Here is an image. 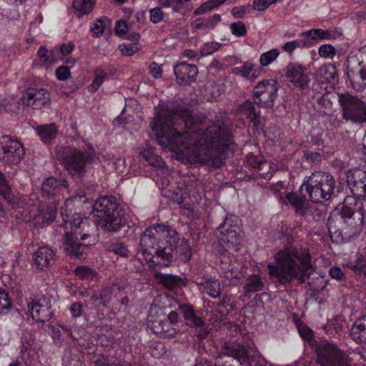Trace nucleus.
<instances>
[{
    "label": "nucleus",
    "mask_w": 366,
    "mask_h": 366,
    "mask_svg": "<svg viewBox=\"0 0 366 366\" xmlns=\"http://www.w3.org/2000/svg\"><path fill=\"white\" fill-rule=\"evenodd\" d=\"M48 327L53 343L58 347L61 346L64 343H67L71 339H76V337L73 335L72 326L69 324L49 325Z\"/></svg>",
    "instance_id": "obj_26"
},
{
    "label": "nucleus",
    "mask_w": 366,
    "mask_h": 366,
    "mask_svg": "<svg viewBox=\"0 0 366 366\" xmlns=\"http://www.w3.org/2000/svg\"><path fill=\"white\" fill-rule=\"evenodd\" d=\"M19 355L8 366H37L40 345L31 332H24L21 337Z\"/></svg>",
    "instance_id": "obj_15"
},
{
    "label": "nucleus",
    "mask_w": 366,
    "mask_h": 366,
    "mask_svg": "<svg viewBox=\"0 0 366 366\" xmlns=\"http://www.w3.org/2000/svg\"><path fill=\"white\" fill-rule=\"evenodd\" d=\"M68 192L69 184L65 179L51 176L42 182L40 196L37 197L36 217L41 219L43 224H49L54 221L62 201L64 200L65 205L68 207L72 202H86L88 200L84 191L65 198Z\"/></svg>",
    "instance_id": "obj_7"
},
{
    "label": "nucleus",
    "mask_w": 366,
    "mask_h": 366,
    "mask_svg": "<svg viewBox=\"0 0 366 366\" xmlns=\"http://www.w3.org/2000/svg\"><path fill=\"white\" fill-rule=\"evenodd\" d=\"M177 81L180 85H191L196 81L198 69L194 64L182 61L174 68Z\"/></svg>",
    "instance_id": "obj_25"
},
{
    "label": "nucleus",
    "mask_w": 366,
    "mask_h": 366,
    "mask_svg": "<svg viewBox=\"0 0 366 366\" xmlns=\"http://www.w3.org/2000/svg\"><path fill=\"white\" fill-rule=\"evenodd\" d=\"M231 33L236 37H243L247 34V29L242 21L233 22L229 26Z\"/></svg>",
    "instance_id": "obj_51"
},
{
    "label": "nucleus",
    "mask_w": 366,
    "mask_h": 366,
    "mask_svg": "<svg viewBox=\"0 0 366 366\" xmlns=\"http://www.w3.org/2000/svg\"><path fill=\"white\" fill-rule=\"evenodd\" d=\"M202 293H205L212 298L220 297L221 285L219 281L210 274L203 275L194 280Z\"/></svg>",
    "instance_id": "obj_27"
},
{
    "label": "nucleus",
    "mask_w": 366,
    "mask_h": 366,
    "mask_svg": "<svg viewBox=\"0 0 366 366\" xmlns=\"http://www.w3.org/2000/svg\"><path fill=\"white\" fill-rule=\"evenodd\" d=\"M339 191L335 177L330 173L315 171L305 178L300 194L308 196L312 202L322 204L334 198Z\"/></svg>",
    "instance_id": "obj_10"
},
{
    "label": "nucleus",
    "mask_w": 366,
    "mask_h": 366,
    "mask_svg": "<svg viewBox=\"0 0 366 366\" xmlns=\"http://www.w3.org/2000/svg\"><path fill=\"white\" fill-rule=\"evenodd\" d=\"M311 46H312V43L310 42L309 41H307L305 39H297L286 42L285 44L282 46V49L283 51L291 54L297 48H308Z\"/></svg>",
    "instance_id": "obj_44"
},
{
    "label": "nucleus",
    "mask_w": 366,
    "mask_h": 366,
    "mask_svg": "<svg viewBox=\"0 0 366 366\" xmlns=\"http://www.w3.org/2000/svg\"><path fill=\"white\" fill-rule=\"evenodd\" d=\"M71 76V71L68 66L61 65L55 70V77L59 81H66Z\"/></svg>",
    "instance_id": "obj_55"
},
{
    "label": "nucleus",
    "mask_w": 366,
    "mask_h": 366,
    "mask_svg": "<svg viewBox=\"0 0 366 366\" xmlns=\"http://www.w3.org/2000/svg\"><path fill=\"white\" fill-rule=\"evenodd\" d=\"M75 49L74 44L71 41L61 44L59 46V51L63 56L71 54Z\"/></svg>",
    "instance_id": "obj_61"
},
{
    "label": "nucleus",
    "mask_w": 366,
    "mask_h": 366,
    "mask_svg": "<svg viewBox=\"0 0 366 366\" xmlns=\"http://www.w3.org/2000/svg\"><path fill=\"white\" fill-rule=\"evenodd\" d=\"M179 237L177 232L164 224H154L147 227L140 236L139 259L149 267L156 269L171 265L173 252Z\"/></svg>",
    "instance_id": "obj_3"
},
{
    "label": "nucleus",
    "mask_w": 366,
    "mask_h": 366,
    "mask_svg": "<svg viewBox=\"0 0 366 366\" xmlns=\"http://www.w3.org/2000/svg\"><path fill=\"white\" fill-rule=\"evenodd\" d=\"M23 98L27 106L34 109H41L51 101L50 93L44 88L29 87L24 91Z\"/></svg>",
    "instance_id": "obj_24"
},
{
    "label": "nucleus",
    "mask_w": 366,
    "mask_h": 366,
    "mask_svg": "<svg viewBox=\"0 0 366 366\" xmlns=\"http://www.w3.org/2000/svg\"><path fill=\"white\" fill-rule=\"evenodd\" d=\"M36 131L44 144H51L56 137L58 128L54 123H50L38 126Z\"/></svg>",
    "instance_id": "obj_32"
},
{
    "label": "nucleus",
    "mask_w": 366,
    "mask_h": 366,
    "mask_svg": "<svg viewBox=\"0 0 366 366\" xmlns=\"http://www.w3.org/2000/svg\"><path fill=\"white\" fill-rule=\"evenodd\" d=\"M178 310L183 316L186 324L194 329V340L204 347L203 341L209 333L207 323L202 317L197 315L194 307L189 304H179Z\"/></svg>",
    "instance_id": "obj_16"
},
{
    "label": "nucleus",
    "mask_w": 366,
    "mask_h": 366,
    "mask_svg": "<svg viewBox=\"0 0 366 366\" xmlns=\"http://www.w3.org/2000/svg\"><path fill=\"white\" fill-rule=\"evenodd\" d=\"M318 53L322 58L333 59L337 54V50L332 45L325 44L319 47Z\"/></svg>",
    "instance_id": "obj_50"
},
{
    "label": "nucleus",
    "mask_w": 366,
    "mask_h": 366,
    "mask_svg": "<svg viewBox=\"0 0 366 366\" xmlns=\"http://www.w3.org/2000/svg\"><path fill=\"white\" fill-rule=\"evenodd\" d=\"M338 101L345 120L360 124H366V104L362 100L349 93H342L338 95Z\"/></svg>",
    "instance_id": "obj_14"
},
{
    "label": "nucleus",
    "mask_w": 366,
    "mask_h": 366,
    "mask_svg": "<svg viewBox=\"0 0 366 366\" xmlns=\"http://www.w3.org/2000/svg\"><path fill=\"white\" fill-rule=\"evenodd\" d=\"M347 182L352 195H347L332 215L336 217L342 229H345L350 236H355L362 232L366 217L363 205V201H366V170L359 168L350 169Z\"/></svg>",
    "instance_id": "obj_4"
},
{
    "label": "nucleus",
    "mask_w": 366,
    "mask_h": 366,
    "mask_svg": "<svg viewBox=\"0 0 366 366\" xmlns=\"http://www.w3.org/2000/svg\"><path fill=\"white\" fill-rule=\"evenodd\" d=\"M36 56L37 59L34 61V63L36 66H44L51 63L54 61L52 52L49 51L44 46H41L39 48Z\"/></svg>",
    "instance_id": "obj_40"
},
{
    "label": "nucleus",
    "mask_w": 366,
    "mask_h": 366,
    "mask_svg": "<svg viewBox=\"0 0 366 366\" xmlns=\"http://www.w3.org/2000/svg\"><path fill=\"white\" fill-rule=\"evenodd\" d=\"M14 303L6 289L0 287V315L8 313Z\"/></svg>",
    "instance_id": "obj_39"
},
{
    "label": "nucleus",
    "mask_w": 366,
    "mask_h": 366,
    "mask_svg": "<svg viewBox=\"0 0 366 366\" xmlns=\"http://www.w3.org/2000/svg\"><path fill=\"white\" fill-rule=\"evenodd\" d=\"M322 156L320 152H315L310 149L303 151L302 159L310 165H314L322 161Z\"/></svg>",
    "instance_id": "obj_46"
},
{
    "label": "nucleus",
    "mask_w": 366,
    "mask_h": 366,
    "mask_svg": "<svg viewBox=\"0 0 366 366\" xmlns=\"http://www.w3.org/2000/svg\"><path fill=\"white\" fill-rule=\"evenodd\" d=\"M0 159L2 162L9 165H15L20 162L25 154L21 142L9 135H4L0 139Z\"/></svg>",
    "instance_id": "obj_19"
},
{
    "label": "nucleus",
    "mask_w": 366,
    "mask_h": 366,
    "mask_svg": "<svg viewBox=\"0 0 366 366\" xmlns=\"http://www.w3.org/2000/svg\"><path fill=\"white\" fill-rule=\"evenodd\" d=\"M222 16L219 14H214L209 18L204 19L202 22L196 23L195 28L197 29H214L221 21Z\"/></svg>",
    "instance_id": "obj_43"
},
{
    "label": "nucleus",
    "mask_w": 366,
    "mask_h": 366,
    "mask_svg": "<svg viewBox=\"0 0 366 366\" xmlns=\"http://www.w3.org/2000/svg\"><path fill=\"white\" fill-rule=\"evenodd\" d=\"M286 201L294 209L297 215L304 217L307 222H317L322 217V211L306 202L305 195L298 192H287L285 194Z\"/></svg>",
    "instance_id": "obj_18"
},
{
    "label": "nucleus",
    "mask_w": 366,
    "mask_h": 366,
    "mask_svg": "<svg viewBox=\"0 0 366 366\" xmlns=\"http://www.w3.org/2000/svg\"><path fill=\"white\" fill-rule=\"evenodd\" d=\"M298 331L302 340L315 352L317 360L320 366H351L350 360L346 351L329 341L319 342L314 338L313 331L306 325L298 326ZM304 366H313L310 361Z\"/></svg>",
    "instance_id": "obj_9"
},
{
    "label": "nucleus",
    "mask_w": 366,
    "mask_h": 366,
    "mask_svg": "<svg viewBox=\"0 0 366 366\" xmlns=\"http://www.w3.org/2000/svg\"><path fill=\"white\" fill-rule=\"evenodd\" d=\"M107 249L122 257H129L131 254L127 245L120 239H112L108 243Z\"/></svg>",
    "instance_id": "obj_35"
},
{
    "label": "nucleus",
    "mask_w": 366,
    "mask_h": 366,
    "mask_svg": "<svg viewBox=\"0 0 366 366\" xmlns=\"http://www.w3.org/2000/svg\"><path fill=\"white\" fill-rule=\"evenodd\" d=\"M107 79V73L106 70L102 67L98 66L94 71V79L92 83L88 86V91L90 93L96 92L100 86L103 84L104 81Z\"/></svg>",
    "instance_id": "obj_36"
},
{
    "label": "nucleus",
    "mask_w": 366,
    "mask_h": 366,
    "mask_svg": "<svg viewBox=\"0 0 366 366\" xmlns=\"http://www.w3.org/2000/svg\"><path fill=\"white\" fill-rule=\"evenodd\" d=\"M61 214L64 216V209ZM92 213L99 219L98 224L86 217L75 214L71 219L66 214L63 246L71 258H84L89 247L96 242L98 228L103 231L116 233L124 230V235L131 236L134 232V224L129 222L125 211L114 196H102L93 204Z\"/></svg>",
    "instance_id": "obj_2"
},
{
    "label": "nucleus",
    "mask_w": 366,
    "mask_h": 366,
    "mask_svg": "<svg viewBox=\"0 0 366 366\" xmlns=\"http://www.w3.org/2000/svg\"><path fill=\"white\" fill-rule=\"evenodd\" d=\"M192 254V249L188 244H187L181 249L179 252V259L184 263L189 262L191 259Z\"/></svg>",
    "instance_id": "obj_60"
},
{
    "label": "nucleus",
    "mask_w": 366,
    "mask_h": 366,
    "mask_svg": "<svg viewBox=\"0 0 366 366\" xmlns=\"http://www.w3.org/2000/svg\"><path fill=\"white\" fill-rule=\"evenodd\" d=\"M221 46L222 44L217 41L206 42L202 45L200 51L202 55L209 56L218 51Z\"/></svg>",
    "instance_id": "obj_53"
},
{
    "label": "nucleus",
    "mask_w": 366,
    "mask_h": 366,
    "mask_svg": "<svg viewBox=\"0 0 366 366\" xmlns=\"http://www.w3.org/2000/svg\"><path fill=\"white\" fill-rule=\"evenodd\" d=\"M56 256V251L51 247H39L32 254L31 266L37 272H46L55 264Z\"/></svg>",
    "instance_id": "obj_23"
},
{
    "label": "nucleus",
    "mask_w": 366,
    "mask_h": 366,
    "mask_svg": "<svg viewBox=\"0 0 366 366\" xmlns=\"http://www.w3.org/2000/svg\"><path fill=\"white\" fill-rule=\"evenodd\" d=\"M154 277L159 284L170 290L179 289L185 285L184 280L177 275L157 271L154 272Z\"/></svg>",
    "instance_id": "obj_29"
},
{
    "label": "nucleus",
    "mask_w": 366,
    "mask_h": 366,
    "mask_svg": "<svg viewBox=\"0 0 366 366\" xmlns=\"http://www.w3.org/2000/svg\"><path fill=\"white\" fill-rule=\"evenodd\" d=\"M279 87L276 80L272 79H263L254 86L252 91L253 99L262 108H272L278 96Z\"/></svg>",
    "instance_id": "obj_17"
},
{
    "label": "nucleus",
    "mask_w": 366,
    "mask_h": 366,
    "mask_svg": "<svg viewBox=\"0 0 366 366\" xmlns=\"http://www.w3.org/2000/svg\"><path fill=\"white\" fill-rule=\"evenodd\" d=\"M140 154L156 169L157 176L154 181L161 191L162 196L177 203L182 208L189 209L191 205L187 192V189H183L179 185H177L176 182H172L169 167L166 165L162 158L157 154L155 148L152 147L143 148Z\"/></svg>",
    "instance_id": "obj_8"
},
{
    "label": "nucleus",
    "mask_w": 366,
    "mask_h": 366,
    "mask_svg": "<svg viewBox=\"0 0 366 366\" xmlns=\"http://www.w3.org/2000/svg\"><path fill=\"white\" fill-rule=\"evenodd\" d=\"M280 51L278 49H272L261 54L259 56V64L262 67H266L272 64L280 56Z\"/></svg>",
    "instance_id": "obj_45"
},
{
    "label": "nucleus",
    "mask_w": 366,
    "mask_h": 366,
    "mask_svg": "<svg viewBox=\"0 0 366 366\" xmlns=\"http://www.w3.org/2000/svg\"><path fill=\"white\" fill-rule=\"evenodd\" d=\"M299 36L314 45L317 40H333L336 39L335 33L332 30L311 29L301 32Z\"/></svg>",
    "instance_id": "obj_30"
},
{
    "label": "nucleus",
    "mask_w": 366,
    "mask_h": 366,
    "mask_svg": "<svg viewBox=\"0 0 366 366\" xmlns=\"http://www.w3.org/2000/svg\"><path fill=\"white\" fill-rule=\"evenodd\" d=\"M95 3L96 0H73L72 6L82 16L91 13Z\"/></svg>",
    "instance_id": "obj_41"
},
{
    "label": "nucleus",
    "mask_w": 366,
    "mask_h": 366,
    "mask_svg": "<svg viewBox=\"0 0 366 366\" xmlns=\"http://www.w3.org/2000/svg\"><path fill=\"white\" fill-rule=\"evenodd\" d=\"M350 336L357 343H366V315L353 323Z\"/></svg>",
    "instance_id": "obj_31"
},
{
    "label": "nucleus",
    "mask_w": 366,
    "mask_h": 366,
    "mask_svg": "<svg viewBox=\"0 0 366 366\" xmlns=\"http://www.w3.org/2000/svg\"><path fill=\"white\" fill-rule=\"evenodd\" d=\"M94 147L89 144L83 151L69 145L58 146L56 155L64 169L71 175H81L86 172V167L91 164L94 157Z\"/></svg>",
    "instance_id": "obj_11"
},
{
    "label": "nucleus",
    "mask_w": 366,
    "mask_h": 366,
    "mask_svg": "<svg viewBox=\"0 0 366 366\" xmlns=\"http://www.w3.org/2000/svg\"><path fill=\"white\" fill-rule=\"evenodd\" d=\"M310 75L309 66L299 62L290 63L286 67V77L296 88L301 90L309 88Z\"/></svg>",
    "instance_id": "obj_21"
},
{
    "label": "nucleus",
    "mask_w": 366,
    "mask_h": 366,
    "mask_svg": "<svg viewBox=\"0 0 366 366\" xmlns=\"http://www.w3.org/2000/svg\"><path fill=\"white\" fill-rule=\"evenodd\" d=\"M69 311L72 317L77 318L81 317L84 311L83 304L80 302H73L70 305Z\"/></svg>",
    "instance_id": "obj_59"
},
{
    "label": "nucleus",
    "mask_w": 366,
    "mask_h": 366,
    "mask_svg": "<svg viewBox=\"0 0 366 366\" xmlns=\"http://www.w3.org/2000/svg\"><path fill=\"white\" fill-rule=\"evenodd\" d=\"M267 268L270 278L276 279L282 285L294 280L305 282L314 271L310 249L293 245H286L280 249Z\"/></svg>",
    "instance_id": "obj_5"
},
{
    "label": "nucleus",
    "mask_w": 366,
    "mask_h": 366,
    "mask_svg": "<svg viewBox=\"0 0 366 366\" xmlns=\"http://www.w3.org/2000/svg\"><path fill=\"white\" fill-rule=\"evenodd\" d=\"M247 158L248 164L255 169H262V167L267 164V162L262 159V157H259L253 154H248Z\"/></svg>",
    "instance_id": "obj_56"
},
{
    "label": "nucleus",
    "mask_w": 366,
    "mask_h": 366,
    "mask_svg": "<svg viewBox=\"0 0 366 366\" xmlns=\"http://www.w3.org/2000/svg\"><path fill=\"white\" fill-rule=\"evenodd\" d=\"M329 274L332 279L341 281L345 278V273L339 267H332L329 270Z\"/></svg>",
    "instance_id": "obj_62"
},
{
    "label": "nucleus",
    "mask_w": 366,
    "mask_h": 366,
    "mask_svg": "<svg viewBox=\"0 0 366 366\" xmlns=\"http://www.w3.org/2000/svg\"><path fill=\"white\" fill-rule=\"evenodd\" d=\"M260 107L254 99H247L239 104L235 110V115L248 122L259 134L264 130L265 125L261 116Z\"/></svg>",
    "instance_id": "obj_20"
},
{
    "label": "nucleus",
    "mask_w": 366,
    "mask_h": 366,
    "mask_svg": "<svg viewBox=\"0 0 366 366\" xmlns=\"http://www.w3.org/2000/svg\"><path fill=\"white\" fill-rule=\"evenodd\" d=\"M191 0H159V4L164 8H172L176 13H183L187 4Z\"/></svg>",
    "instance_id": "obj_38"
},
{
    "label": "nucleus",
    "mask_w": 366,
    "mask_h": 366,
    "mask_svg": "<svg viewBox=\"0 0 366 366\" xmlns=\"http://www.w3.org/2000/svg\"><path fill=\"white\" fill-rule=\"evenodd\" d=\"M249 6V5L234 6L231 10V14L235 19H242L246 14L250 13Z\"/></svg>",
    "instance_id": "obj_57"
},
{
    "label": "nucleus",
    "mask_w": 366,
    "mask_h": 366,
    "mask_svg": "<svg viewBox=\"0 0 366 366\" xmlns=\"http://www.w3.org/2000/svg\"><path fill=\"white\" fill-rule=\"evenodd\" d=\"M0 196L7 202L11 209H27L30 204L26 197L16 190H13L8 184L4 175L0 171Z\"/></svg>",
    "instance_id": "obj_22"
},
{
    "label": "nucleus",
    "mask_w": 366,
    "mask_h": 366,
    "mask_svg": "<svg viewBox=\"0 0 366 366\" xmlns=\"http://www.w3.org/2000/svg\"><path fill=\"white\" fill-rule=\"evenodd\" d=\"M83 356L76 351L73 352L71 350L65 352L62 357L63 366H83Z\"/></svg>",
    "instance_id": "obj_37"
},
{
    "label": "nucleus",
    "mask_w": 366,
    "mask_h": 366,
    "mask_svg": "<svg viewBox=\"0 0 366 366\" xmlns=\"http://www.w3.org/2000/svg\"><path fill=\"white\" fill-rule=\"evenodd\" d=\"M149 19L153 24H158L163 21L165 14L161 7L157 6L149 9Z\"/></svg>",
    "instance_id": "obj_54"
},
{
    "label": "nucleus",
    "mask_w": 366,
    "mask_h": 366,
    "mask_svg": "<svg viewBox=\"0 0 366 366\" xmlns=\"http://www.w3.org/2000/svg\"><path fill=\"white\" fill-rule=\"evenodd\" d=\"M269 8L266 0H253L252 9L259 12L265 11Z\"/></svg>",
    "instance_id": "obj_63"
},
{
    "label": "nucleus",
    "mask_w": 366,
    "mask_h": 366,
    "mask_svg": "<svg viewBox=\"0 0 366 366\" xmlns=\"http://www.w3.org/2000/svg\"><path fill=\"white\" fill-rule=\"evenodd\" d=\"M109 20L108 17L104 16L92 23L90 26L92 36L94 38H99L104 32Z\"/></svg>",
    "instance_id": "obj_42"
},
{
    "label": "nucleus",
    "mask_w": 366,
    "mask_h": 366,
    "mask_svg": "<svg viewBox=\"0 0 366 366\" xmlns=\"http://www.w3.org/2000/svg\"><path fill=\"white\" fill-rule=\"evenodd\" d=\"M264 278L259 274L249 275L244 285V290L247 293L257 292L263 290Z\"/></svg>",
    "instance_id": "obj_33"
},
{
    "label": "nucleus",
    "mask_w": 366,
    "mask_h": 366,
    "mask_svg": "<svg viewBox=\"0 0 366 366\" xmlns=\"http://www.w3.org/2000/svg\"><path fill=\"white\" fill-rule=\"evenodd\" d=\"M351 270L352 275L360 281L366 280V253L357 252L354 259H351L347 264Z\"/></svg>",
    "instance_id": "obj_28"
},
{
    "label": "nucleus",
    "mask_w": 366,
    "mask_h": 366,
    "mask_svg": "<svg viewBox=\"0 0 366 366\" xmlns=\"http://www.w3.org/2000/svg\"><path fill=\"white\" fill-rule=\"evenodd\" d=\"M16 304L19 306L16 310L20 315H25L27 318L31 317L37 322H48L54 315L51 298L46 295L33 294L24 301L18 300Z\"/></svg>",
    "instance_id": "obj_13"
},
{
    "label": "nucleus",
    "mask_w": 366,
    "mask_h": 366,
    "mask_svg": "<svg viewBox=\"0 0 366 366\" xmlns=\"http://www.w3.org/2000/svg\"><path fill=\"white\" fill-rule=\"evenodd\" d=\"M238 216L227 214L224 221L217 227L218 244L219 246V272L225 279L239 280L244 277L248 264L237 259V257L229 253L224 247L238 251L242 240V230Z\"/></svg>",
    "instance_id": "obj_6"
},
{
    "label": "nucleus",
    "mask_w": 366,
    "mask_h": 366,
    "mask_svg": "<svg viewBox=\"0 0 366 366\" xmlns=\"http://www.w3.org/2000/svg\"><path fill=\"white\" fill-rule=\"evenodd\" d=\"M166 308V306L159 305L158 300L154 299L148 312V320L154 333L161 337L172 338L179 331V314L172 311L167 317L160 319L159 314H164Z\"/></svg>",
    "instance_id": "obj_12"
},
{
    "label": "nucleus",
    "mask_w": 366,
    "mask_h": 366,
    "mask_svg": "<svg viewBox=\"0 0 366 366\" xmlns=\"http://www.w3.org/2000/svg\"><path fill=\"white\" fill-rule=\"evenodd\" d=\"M149 72L154 78L159 79L162 76V69L158 64L152 62L149 65Z\"/></svg>",
    "instance_id": "obj_64"
},
{
    "label": "nucleus",
    "mask_w": 366,
    "mask_h": 366,
    "mask_svg": "<svg viewBox=\"0 0 366 366\" xmlns=\"http://www.w3.org/2000/svg\"><path fill=\"white\" fill-rule=\"evenodd\" d=\"M119 49L124 56H131L140 49L138 42L122 44L119 46Z\"/></svg>",
    "instance_id": "obj_52"
},
{
    "label": "nucleus",
    "mask_w": 366,
    "mask_h": 366,
    "mask_svg": "<svg viewBox=\"0 0 366 366\" xmlns=\"http://www.w3.org/2000/svg\"><path fill=\"white\" fill-rule=\"evenodd\" d=\"M77 344L82 348L90 349L97 344V340L89 333H85L80 338H76Z\"/></svg>",
    "instance_id": "obj_48"
},
{
    "label": "nucleus",
    "mask_w": 366,
    "mask_h": 366,
    "mask_svg": "<svg viewBox=\"0 0 366 366\" xmlns=\"http://www.w3.org/2000/svg\"><path fill=\"white\" fill-rule=\"evenodd\" d=\"M129 30V26L127 22L125 20L121 19L118 20L115 24V34L119 37H123L125 36L126 33Z\"/></svg>",
    "instance_id": "obj_58"
},
{
    "label": "nucleus",
    "mask_w": 366,
    "mask_h": 366,
    "mask_svg": "<svg viewBox=\"0 0 366 366\" xmlns=\"http://www.w3.org/2000/svg\"><path fill=\"white\" fill-rule=\"evenodd\" d=\"M75 274L80 279L91 280L95 276L96 272L89 267L81 265L76 267Z\"/></svg>",
    "instance_id": "obj_47"
},
{
    "label": "nucleus",
    "mask_w": 366,
    "mask_h": 366,
    "mask_svg": "<svg viewBox=\"0 0 366 366\" xmlns=\"http://www.w3.org/2000/svg\"><path fill=\"white\" fill-rule=\"evenodd\" d=\"M233 74L247 79H255L259 73V69L255 68L253 63L247 61L242 66L233 68Z\"/></svg>",
    "instance_id": "obj_34"
},
{
    "label": "nucleus",
    "mask_w": 366,
    "mask_h": 366,
    "mask_svg": "<svg viewBox=\"0 0 366 366\" xmlns=\"http://www.w3.org/2000/svg\"><path fill=\"white\" fill-rule=\"evenodd\" d=\"M226 1L227 0H209L201 4V6L196 10L195 13L199 14L211 11L212 9L224 4Z\"/></svg>",
    "instance_id": "obj_49"
},
{
    "label": "nucleus",
    "mask_w": 366,
    "mask_h": 366,
    "mask_svg": "<svg viewBox=\"0 0 366 366\" xmlns=\"http://www.w3.org/2000/svg\"><path fill=\"white\" fill-rule=\"evenodd\" d=\"M212 121L202 112L187 108L159 110L152 131L158 144L176 154L185 164L222 168L233 155L234 136L227 128L209 129Z\"/></svg>",
    "instance_id": "obj_1"
}]
</instances>
